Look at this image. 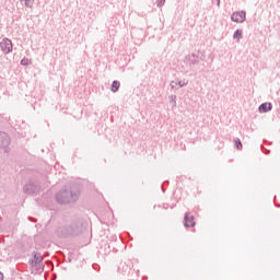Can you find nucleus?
Returning a JSON list of instances; mask_svg holds the SVG:
<instances>
[{
  "mask_svg": "<svg viewBox=\"0 0 280 280\" xmlns=\"http://www.w3.org/2000/svg\"><path fill=\"white\" fill-rule=\"evenodd\" d=\"M270 110H272V103H262L258 107L259 113H270Z\"/></svg>",
  "mask_w": 280,
  "mask_h": 280,
  "instance_id": "7",
  "label": "nucleus"
},
{
  "mask_svg": "<svg viewBox=\"0 0 280 280\" xmlns=\"http://www.w3.org/2000/svg\"><path fill=\"white\" fill-rule=\"evenodd\" d=\"M165 5V0H158V8H163Z\"/></svg>",
  "mask_w": 280,
  "mask_h": 280,
  "instance_id": "16",
  "label": "nucleus"
},
{
  "mask_svg": "<svg viewBox=\"0 0 280 280\" xmlns=\"http://www.w3.org/2000/svg\"><path fill=\"white\" fill-rule=\"evenodd\" d=\"M187 84H188V81L186 80H182L177 82V86H180V89H183V86H187Z\"/></svg>",
  "mask_w": 280,
  "mask_h": 280,
  "instance_id": "14",
  "label": "nucleus"
},
{
  "mask_svg": "<svg viewBox=\"0 0 280 280\" xmlns=\"http://www.w3.org/2000/svg\"><path fill=\"white\" fill-rule=\"evenodd\" d=\"M72 234H73V230L72 229L67 230V232L65 233V235H72Z\"/></svg>",
  "mask_w": 280,
  "mask_h": 280,
  "instance_id": "18",
  "label": "nucleus"
},
{
  "mask_svg": "<svg viewBox=\"0 0 280 280\" xmlns=\"http://www.w3.org/2000/svg\"><path fill=\"white\" fill-rule=\"evenodd\" d=\"M184 226L186 229H191L196 226V221L194 220V215H191V212H186L184 217Z\"/></svg>",
  "mask_w": 280,
  "mask_h": 280,
  "instance_id": "4",
  "label": "nucleus"
},
{
  "mask_svg": "<svg viewBox=\"0 0 280 280\" xmlns=\"http://www.w3.org/2000/svg\"><path fill=\"white\" fill-rule=\"evenodd\" d=\"M10 145V137L5 132H0V148H8Z\"/></svg>",
  "mask_w": 280,
  "mask_h": 280,
  "instance_id": "6",
  "label": "nucleus"
},
{
  "mask_svg": "<svg viewBox=\"0 0 280 280\" xmlns=\"http://www.w3.org/2000/svg\"><path fill=\"white\" fill-rule=\"evenodd\" d=\"M231 21H233V23H244V21H246V11H236L232 13Z\"/></svg>",
  "mask_w": 280,
  "mask_h": 280,
  "instance_id": "3",
  "label": "nucleus"
},
{
  "mask_svg": "<svg viewBox=\"0 0 280 280\" xmlns=\"http://www.w3.org/2000/svg\"><path fill=\"white\" fill-rule=\"evenodd\" d=\"M0 48H1V51H3V54H12V49H13L12 39L3 38L0 42Z\"/></svg>",
  "mask_w": 280,
  "mask_h": 280,
  "instance_id": "2",
  "label": "nucleus"
},
{
  "mask_svg": "<svg viewBox=\"0 0 280 280\" xmlns=\"http://www.w3.org/2000/svg\"><path fill=\"white\" fill-rule=\"evenodd\" d=\"M170 104L173 105V108H176V95L172 94L168 96Z\"/></svg>",
  "mask_w": 280,
  "mask_h": 280,
  "instance_id": "12",
  "label": "nucleus"
},
{
  "mask_svg": "<svg viewBox=\"0 0 280 280\" xmlns=\"http://www.w3.org/2000/svg\"><path fill=\"white\" fill-rule=\"evenodd\" d=\"M0 280H3V273L0 271Z\"/></svg>",
  "mask_w": 280,
  "mask_h": 280,
  "instance_id": "19",
  "label": "nucleus"
},
{
  "mask_svg": "<svg viewBox=\"0 0 280 280\" xmlns=\"http://www.w3.org/2000/svg\"><path fill=\"white\" fill-rule=\"evenodd\" d=\"M36 0H20V3L24 5V8H27L28 10H32L34 8V3Z\"/></svg>",
  "mask_w": 280,
  "mask_h": 280,
  "instance_id": "8",
  "label": "nucleus"
},
{
  "mask_svg": "<svg viewBox=\"0 0 280 280\" xmlns=\"http://www.w3.org/2000/svg\"><path fill=\"white\" fill-rule=\"evenodd\" d=\"M79 192H73L71 190H61L57 194V201L60 205H69V202H75L78 200Z\"/></svg>",
  "mask_w": 280,
  "mask_h": 280,
  "instance_id": "1",
  "label": "nucleus"
},
{
  "mask_svg": "<svg viewBox=\"0 0 280 280\" xmlns=\"http://www.w3.org/2000/svg\"><path fill=\"white\" fill-rule=\"evenodd\" d=\"M170 86H171V89H176L178 86V82L172 81Z\"/></svg>",
  "mask_w": 280,
  "mask_h": 280,
  "instance_id": "17",
  "label": "nucleus"
},
{
  "mask_svg": "<svg viewBox=\"0 0 280 280\" xmlns=\"http://www.w3.org/2000/svg\"><path fill=\"white\" fill-rule=\"evenodd\" d=\"M217 5L218 8H220V0H217Z\"/></svg>",
  "mask_w": 280,
  "mask_h": 280,
  "instance_id": "20",
  "label": "nucleus"
},
{
  "mask_svg": "<svg viewBox=\"0 0 280 280\" xmlns=\"http://www.w3.org/2000/svg\"><path fill=\"white\" fill-rule=\"evenodd\" d=\"M233 38L234 40H236V43H240L241 38H244V31L242 30H236L233 34Z\"/></svg>",
  "mask_w": 280,
  "mask_h": 280,
  "instance_id": "9",
  "label": "nucleus"
},
{
  "mask_svg": "<svg viewBox=\"0 0 280 280\" xmlns=\"http://www.w3.org/2000/svg\"><path fill=\"white\" fill-rule=\"evenodd\" d=\"M234 143H235L237 150H242V141L240 139H235Z\"/></svg>",
  "mask_w": 280,
  "mask_h": 280,
  "instance_id": "15",
  "label": "nucleus"
},
{
  "mask_svg": "<svg viewBox=\"0 0 280 280\" xmlns=\"http://www.w3.org/2000/svg\"><path fill=\"white\" fill-rule=\"evenodd\" d=\"M33 261L34 264H40V261H43V255H40V253H35Z\"/></svg>",
  "mask_w": 280,
  "mask_h": 280,
  "instance_id": "11",
  "label": "nucleus"
},
{
  "mask_svg": "<svg viewBox=\"0 0 280 280\" xmlns=\"http://www.w3.org/2000/svg\"><path fill=\"white\" fill-rule=\"evenodd\" d=\"M39 191H40V187H38L34 183H28L24 186L25 194H38Z\"/></svg>",
  "mask_w": 280,
  "mask_h": 280,
  "instance_id": "5",
  "label": "nucleus"
},
{
  "mask_svg": "<svg viewBox=\"0 0 280 280\" xmlns=\"http://www.w3.org/2000/svg\"><path fill=\"white\" fill-rule=\"evenodd\" d=\"M20 63L22 67H27V65L32 63V59L23 58Z\"/></svg>",
  "mask_w": 280,
  "mask_h": 280,
  "instance_id": "13",
  "label": "nucleus"
},
{
  "mask_svg": "<svg viewBox=\"0 0 280 280\" xmlns=\"http://www.w3.org/2000/svg\"><path fill=\"white\" fill-rule=\"evenodd\" d=\"M119 86H121V83L119 81H114L110 88L112 93H117V91H119Z\"/></svg>",
  "mask_w": 280,
  "mask_h": 280,
  "instance_id": "10",
  "label": "nucleus"
}]
</instances>
